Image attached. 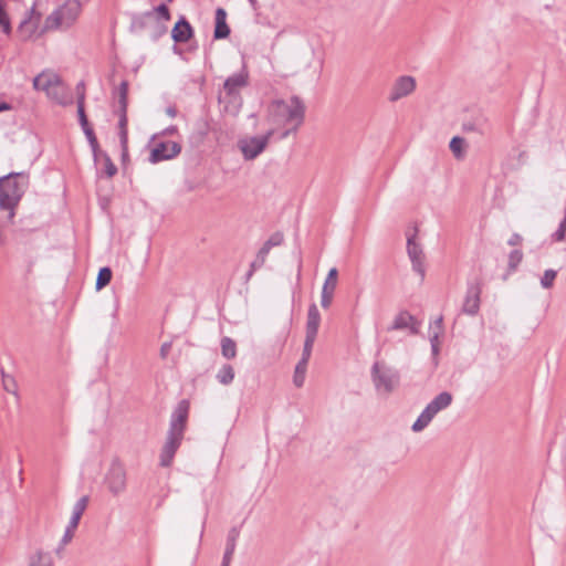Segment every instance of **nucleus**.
<instances>
[{
  "label": "nucleus",
  "instance_id": "f257e3e1",
  "mask_svg": "<svg viewBox=\"0 0 566 566\" xmlns=\"http://www.w3.org/2000/svg\"><path fill=\"white\" fill-rule=\"evenodd\" d=\"M189 410V400L181 399L171 412L166 441L159 454V465L161 468H169L174 462L187 429Z\"/></svg>",
  "mask_w": 566,
  "mask_h": 566
},
{
  "label": "nucleus",
  "instance_id": "f03ea898",
  "mask_svg": "<svg viewBox=\"0 0 566 566\" xmlns=\"http://www.w3.org/2000/svg\"><path fill=\"white\" fill-rule=\"evenodd\" d=\"M306 106L302 98L297 95L290 97V103L282 98L273 99L266 108V120L276 127H283L292 124L293 127L286 129L282 137H286L290 133H295L305 120Z\"/></svg>",
  "mask_w": 566,
  "mask_h": 566
},
{
  "label": "nucleus",
  "instance_id": "7ed1b4c3",
  "mask_svg": "<svg viewBox=\"0 0 566 566\" xmlns=\"http://www.w3.org/2000/svg\"><path fill=\"white\" fill-rule=\"evenodd\" d=\"M18 178L25 179L28 185L29 175L27 172H10L0 177V210L8 211V220L13 223L15 217V209L19 206L25 189L17 180Z\"/></svg>",
  "mask_w": 566,
  "mask_h": 566
},
{
  "label": "nucleus",
  "instance_id": "20e7f679",
  "mask_svg": "<svg viewBox=\"0 0 566 566\" xmlns=\"http://www.w3.org/2000/svg\"><path fill=\"white\" fill-rule=\"evenodd\" d=\"M33 87L36 91H43L46 95L59 105L67 106L73 104V93L69 86L64 84L57 74L44 75L40 74L33 80Z\"/></svg>",
  "mask_w": 566,
  "mask_h": 566
},
{
  "label": "nucleus",
  "instance_id": "39448f33",
  "mask_svg": "<svg viewBox=\"0 0 566 566\" xmlns=\"http://www.w3.org/2000/svg\"><path fill=\"white\" fill-rule=\"evenodd\" d=\"M371 381L376 390L391 394L400 382V373L385 361L376 360L370 369Z\"/></svg>",
  "mask_w": 566,
  "mask_h": 566
},
{
  "label": "nucleus",
  "instance_id": "423d86ee",
  "mask_svg": "<svg viewBox=\"0 0 566 566\" xmlns=\"http://www.w3.org/2000/svg\"><path fill=\"white\" fill-rule=\"evenodd\" d=\"M42 13L36 10V2L28 9L17 28V35L21 42H34L42 38Z\"/></svg>",
  "mask_w": 566,
  "mask_h": 566
},
{
  "label": "nucleus",
  "instance_id": "0eeeda50",
  "mask_svg": "<svg viewBox=\"0 0 566 566\" xmlns=\"http://www.w3.org/2000/svg\"><path fill=\"white\" fill-rule=\"evenodd\" d=\"M274 134V129L268 130L262 136L245 137L238 140V148L240 149L244 160H253L261 155L269 145L270 138Z\"/></svg>",
  "mask_w": 566,
  "mask_h": 566
},
{
  "label": "nucleus",
  "instance_id": "6e6552de",
  "mask_svg": "<svg viewBox=\"0 0 566 566\" xmlns=\"http://www.w3.org/2000/svg\"><path fill=\"white\" fill-rule=\"evenodd\" d=\"M108 491L118 495L126 489V469L118 458H115L104 478Z\"/></svg>",
  "mask_w": 566,
  "mask_h": 566
},
{
  "label": "nucleus",
  "instance_id": "1a4fd4ad",
  "mask_svg": "<svg viewBox=\"0 0 566 566\" xmlns=\"http://www.w3.org/2000/svg\"><path fill=\"white\" fill-rule=\"evenodd\" d=\"M491 129L492 125L488 116L480 108L469 111L468 116H465L462 122V130L464 133H475L484 136L489 134Z\"/></svg>",
  "mask_w": 566,
  "mask_h": 566
},
{
  "label": "nucleus",
  "instance_id": "9d476101",
  "mask_svg": "<svg viewBox=\"0 0 566 566\" xmlns=\"http://www.w3.org/2000/svg\"><path fill=\"white\" fill-rule=\"evenodd\" d=\"M418 228L415 227L413 233L407 234V253L412 264V270L423 280L426 275L424 253L421 244L416 241Z\"/></svg>",
  "mask_w": 566,
  "mask_h": 566
},
{
  "label": "nucleus",
  "instance_id": "9b49d317",
  "mask_svg": "<svg viewBox=\"0 0 566 566\" xmlns=\"http://www.w3.org/2000/svg\"><path fill=\"white\" fill-rule=\"evenodd\" d=\"M483 282L481 279H475L468 283L465 297L462 305V312L470 316H475L480 311L481 294Z\"/></svg>",
  "mask_w": 566,
  "mask_h": 566
},
{
  "label": "nucleus",
  "instance_id": "f8f14e48",
  "mask_svg": "<svg viewBox=\"0 0 566 566\" xmlns=\"http://www.w3.org/2000/svg\"><path fill=\"white\" fill-rule=\"evenodd\" d=\"M181 145L177 142L165 140L154 145L149 154V163L158 164L164 160H170L181 153Z\"/></svg>",
  "mask_w": 566,
  "mask_h": 566
},
{
  "label": "nucleus",
  "instance_id": "ddd939ff",
  "mask_svg": "<svg viewBox=\"0 0 566 566\" xmlns=\"http://www.w3.org/2000/svg\"><path fill=\"white\" fill-rule=\"evenodd\" d=\"M195 36V30L185 15H180L171 30V39L174 40V51L180 52L177 44L188 43Z\"/></svg>",
  "mask_w": 566,
  "mask_h": 566
},
{
  "label": "nucleus",
  "instance_id": "4468645a",
  "mask_svg": "<svg viewBox=\"0 0 566 566\" xmlns=\"http://www.w3.org/2000/svg\"><path fill=\"white\" fill-rule=\"evenodd\" d=\"M128 87L127 80H123L118 87L113 91L114 97H117L118 106L114 109V114L118 116V125H128L127 107H128Z\"/></svg>",
  "mask_w": 566,
  "mask_h": 566
},
{
  "label": "nucleus",
  "instance_id": "2eb2a0df",
  "mask_svg": "<svg viewBox=\"0 0 566 566\" xmlns=\"http://www.w3.org/2000/svg\"><path fill=\"white\" fill-rule=\"evenodd\" d=\"M420 322L408 311H400L392 321V324L387 327L388 332L409 329L411 335L419 334Z\"/></svg>",
  "mask_w": 566,
  "mask_h": 566
},
{
  "label": "nucleus",
  "instance_id": "dca6fc26",
  "mask_svg": "<svg viewBox=\"0 0 566 566\" xmlns=\"http://www.w3.org/2000/svg\"><path fill=\"white\" fill-rule=\"evenodd\" d=\"M65 29H69L77 20L82 6L78 0H66L63 4L56 8Z\"/></svg>",
  "mask_w": 566,
  "mask_h": 566
},
{
  "label": "nucleus",
  "instance_id": "f3484780",
  "mask_svg": "<svg viewBox=\"0 0 566 566\" xmlns=\"http://www.w3.org/2000/svg\"><path fill=\"white\" fill-rule=\"evenodd\" d=\"M249 85V71L243 64L241 71L226 78L223 90L228 96H235L239 94L238 90Z\"/></svg>",
  "mask_w": 566,
  "mask_h": 566
},
{
  "label": "nucleus",
  "instance_id": "a211bd4d",
  "mask_svg": "<svg viewBox=\"0 0 566 566\" xmlns=\"http://www.w3.org/2000/svg\"><path fill=\"white\" fill-rule=\"evenodd\" d=\"M416 88V81L412 76L403 75L397 78L391 92L389 94V101L396 102L410 93Z\"/></svg>",
  "mask_w": 566,
  "mask_h": 566
},
{
  "label": "nucleus",
  "instance_id": "6ab92c4d",
  "mask_svg": "<svg viewBox=\"0 0 566 566\" xmlns=\"http://www.w3.org/2000/svg\"><path fill=\"white\" fill-rule=\"evenodd\" d=\"M338 271L336 268L329 269L325 282L322 287L321 305L328 308L333 302L334 292L337 285Z\"/></svg>",
  "mask_w": 566,
  "mask_h": 566
},
{
  "label": "nucleus",
  "instance_id": "aec40b11",
  "mask_svg": "<svg viewBox=\"0 0 566 566\" xmlns=\"http://www.w3.org/2000/svg\"><path fill=\"white\" fill-rule=\"evenodd\" d=\"M227 11L219 7L214 12L213 40H224L231 34V29L227 22Z\"/></svg>",
  "mask_w": 566,
  "mask_h": 566
},
{
  "label": "nucleus",
  "instance_id": "412c9836",
  "mask_svg": "<svg viewBox=\"0 0 566 566\" xmlns=\"http://www.w3.org/2000/svg\"><path fill=\"white\" fill-rule=\"evenodd\" d=\"M321 323V314L315 303H312L308 306L307 311V321L305 327V336L306 337H317L318 328Z\"/></svg>",
  "mask_w": 566,
  "mask_h": 566
},
{
  "label": "nucleus",
  "instance_id": "4be33fe9",
  "mask_svg": "<svg viewBox=\"0 0 566 566\" xmlns=\"http://www.w3.org/2000/svg\"><path fill=\"white\" fill-rule=\"evenodd\" d=\"M154 20V11H146L143 13H133L130 19L129 30L133 33H140Z\"/></svg>",
  "mask_w": 566,
  "mask_h": 566
},
{
  "label": "nucleus",
  "instance_id": "5701e85b",
  "mask_svg": "<svg viewBox=\"0 0 566 566\" xmlns=\"http://www.w3.org/2000/svg\"><path fill=\"white\" fill-rule=\"evenodd\" d=\"M99 160H102V166L97 168V176L105 177L107 179H112L117 175L118 168L113 163L112 158L106 151L99 154Z\"/></svg>",
  "mask_w": 566,
  "mask_h": 566
},
{
  "label": "nucleus",
  "instance_id": "b1692460",
  "mask_svg": "<svg viewBox=\"0 0 566 566\" xmlns=\"http://www.w3.org/2000/svg\"><path fill=\"white\" fill-rule=\"evenodd\" d=\"M118 137H119V144H120V161L122 166L125 169L126 165L129 161V154H128V128L127 125H118Z\"/></svg>",
  "mask_w": 566,
  "mask_h": 566
},
{
  "label": "nucleus",
  "instance_id": "393cba45",
  "mask_svg": "<svg viewBox=\"0 0 566 566\" xmlns=\"http://www.w3.org/2000/svg\"><path fill=\"white\" fill-rule=\"evenodd\" d=\"M88 500L90 499L87 495H84L77 500V502L75 503V505L73 507V513H72V516H71L67 525H70L71 527L77 528L81 517L87 507Z\"/></svg>",
  "mask_w": 566,
  "mask_h": 566
},
{
  "label": "nucleus",
  "instance_id": "a878e982",
  "mask_svg": "<svg viewBox=\"0 0 566 566\" xmlns=\"http://www.w3.org/2000/svg\"><path fill=\"white\" fill-rule=\"evenodd\" d=\"M61 28H64V24L61 20V17L59 15L56 9L50 13L42 23L41 32L46 34L52 31H56Z\"/></svg>",
  "mask_w": 566,
  "mask_h": 566
},
{
  "label": "nucleus",
  "instance_id": "bb28decb",
  "mask_svg": "<svg viewBox=\"0 0 566 566\" xmlns=\"http://www.w3.org/2000/svg\"><path fill=\"white\" fill-rule=\"evenodd\" d=\"M522 261H523L522 250L514 249L509 253L506 273L503 275L504 281L507 280V277L517 270V268L522 263Z\"/></svg>",
  "mask_w": 566,
  "mask_h": 566
},
{
  "label": "nucleus",
  "instance_id": "cd10ccee",
  "mask_svg": "<svg viewBox=\"0 0 566 566\" xmlns=\"http://www.w3.org/2000/svg\"><path fill=\"white\" fill-rule=\"evenodd\" d=\"M211 129L210 119L207 115L199 117L193 127V136L198 142H202Z\"/></svg>",
  "mask_w": 566,
  "mask_h": 566
},
{
  "label": "nucleus",
  "instance_id": "c85d7f7f",
  "mask_svg": "<svg viewBox=\"0 0 566 566\" xmlns=\"http://www.w3.org/2000/svg\"><path fill=\"white\" fill-rule=\"evenodd\" d=\"M453 401V396L449 391H441L429 403L431 405L432 409L437 410L438 412L447 409Z\"/></svg>",
  "mask_w": 566,
  "mask_h": 566
},
{
  "label": "nucleus",
  "instance_id": "c756f323",
  "mask_svg": "<svg viewBox=\"0 0 566 566\" xmlns=\"http://www.w3.org/2000/svg\"><path fill=\"white\" fill-rule=\"evenodd\" d=\"M465 139L461 136H453L450 140L449 147L453 156L461 160L465 157Z\"/></svg>",
  "mask_w": 566,
  "mask_h": 566
},
{
  "label": "nucleus",
  "instance_id": "7c9ffc66",
  "mask_svg": "<svg viewBox=\"0 0 566 566\" xmlns=\"http://www.w3.org/2000/svg\"><path fill=\"white\" fill-rule=\"evenodd\" d=\"M113 277V271L109 266H103L98 270L96 282H95V289L96 291H101L104 287H106Z\"/></svg>",
  "mask_w": 566,
  "mask_h": 566
},
{
  "label": "nucleus",
  "instance_id": "2f4dec72",
  "mask_svg": "<svg viewBox=\"0 0 566 566\" xmlns=\"http://www.w3.org/2000/svg\"><path fill=\"white\" fill-rule=\"evenodd\" d=\"M240 531L237 526L230 528L227 536V544L223 556L232 557L235 551L237 541L239 538Z\"/></svg>",
  "mask_w": 566,
  "mask_h": 566
},
{
  "label": "nucleus",
  "instance_id": "473e14b6",
  "mask_svg": "<svg viewBox=\"0 0 566 566\" xmlns=\"http://www.w3.org/2000/svg\"><path fill=\"white\" fill-rule=\"evenodd\" d=\"M221 354L227 359H232V358L235 357V355H237V344H235V342L232 338H230L228 336L222 337V339H221Z\"/></svg>",
  "mask_w": 566,
  "mask_h": 566
},
{
  "label": "nucleus",
  "instance_id": "72a5a7b5",
  "mask_svg": "<svg viewBox=\"0 0 566 566\" xmlns=\"http://www.w3.org/2000/svg\"><path fill=\"white\" fill-rule=\"evenodd\" d=\"M217 380L222 385H230L234 379V369L230 364H224L216 376Z\"/></svg>",
  "mask_w": 566,
  "mask_h": 566
},
{
  "label": "nucleus",
  "instance_id": "f704fd0d",
  "mask_svg": "<svg viewBox=\"0 0 566 566\" xmlns=\"http://www.w3.org/2000/svg\"><path fill=\"white\" fill-rule=\"evenodd\" d=\"M0 373L3 389L9 394L18 395V384L15 378L12 375L7 374L3 368L0 369Z\"/></svg>",
  "mask_w": 566,
  "mask_h": 566
},
{
  "label": "nucleus",
  "instance_id": "c9c22d12",
  "mask_svg": "<svg viewBox=\"0 0 566 566\" xmlns=\"http://www.w3.org/2000/svg\"><path fill=\"white\" fill-rule=\"evenodd\" d=\"M307 370V364L303 361H298L295 366L294 375H293V384L296 388H301L305 381V375Z\"/></svg>",
  "mask_w": 566,
  "mask_h": 566
},
{
  "label": "nucleus",
  "instance_id": "e433bc0d",
  "mask_svg": "<svg viewBox=\"0 0 566 566\" xmlns=\"http://www.w3.org/2000/svg\"><path fill=\"white\" fill-rule=\"evenodd\" d=\"M52 564L53 562L51 555L49 553L39 551L31 558L29 566H52Z\"/></svg>",
  "mask_w": 566,
  "mask_h": 566
},
{
  "label": "nucleus",
  "instance_id": "4c0bfd02",
  "mask_svg": "<svg viewBox=\"0 0 566 566\" xmlns=\"http://www.w3.org/2000/svg\"><path fill=\"white\" fill-rule=\"evenodd\" d=\"M150 11H154V20L169 21L171 19L170 10L165 2L153 8Z\"/></svg>",
  "mask_w": 566,
  "mask_h": 566
},
{
  "label": "nucleus",
  "instance_id": "58836bf2",
  "mask_svg": "<svg viewBox=\"0 0 566 566\" xmlns=\"http://www.w3.org/2000/svg\"><path fill=\"white\" fill-rule=\"evenodd\" d=\"M284 241V234L281 231H275L270 235V238L263 243V248L268 251H271L272 248L279 247Z\"/></svg>",
  "mask_w": 566,
  "mask_h": 566
},
{
  "label": "nucleus",
  "instance_id": "ea45409f",
  "mask_svg": "<svg viewBox=\"0 0 566 566\" xmlns=\"http://www.w3.org/2000/svg\"><path fill=\"white\" fill-rule=\"evenodd\" d=\"M315 340L316 338L305 336L302 357L298 361H303L308 365Z\"/></svg>",
  "mask_w": 566,
  "mask_h": 566
},
{
  "label": "nucleus",
  "instance_id": "a19ab883",
  "mask_svg": "<svg viewBox=\"0 0 566 566\" xmlns=\"http://www.w3.org/2000/svg\"><path fill=\"white\" fill-rule=\"evenodd\" d=\"M270 251H268L265 248L261 247L255 255V259L251 262L252 271H256L258 269L262 268L265 263L266 256Z\"/></svg>",
  "mask_w": 566,
  "mask_h": 566
},
{
  "label": "nucleus",
  "instance_id": "79ce46f5",
  "mask_svg": "<svg viewBox=\"0 0 566 566\" xmlns=\"http://www.w3.org/2000/svg\"><path fill=\"white\" fill-rule=\"evenodd\" d=\"M77 117H78V123L83 130L92 127L91 123L88 122L86 112H85V105H83V96L81 97V101L77 106Z\"/></svg>",
  "mask_w": 566,
  "mask_h": 566
},
{
  "label": "nucleus",
  "instance_id": "37998d69",
  "mask_svg": "<svg viewBox=\"0 0 566 566\" xmlns=\"http://www.w3.org/2000/svg\"><path fill=\"white\" fill-rule=\"evenodd\" d=\"M557 276V271L553 269L545 270L543 276L541 277V285L544 289H551L554 284V281Z\"/></svg>",
  "mask_w": 566,
  "mask_h": 566
},
{
  "label": "nucleus",
  "instance_id": "c03bdc74",
  "mask_svg": "<svg viewBox=\"0 0 566 566\" xmlns=\"http://www.w3.org/2000/svg\"><path fill=\"white\" fill-rule=\"evenodd\" d=\"M154 27L150 34V39L156 42L158 41L163 35L167 33V27L164 23H160L158 20H153Z\"/></svg>",
  "mask_w": 566,
  "mask_h": 566
},
{
  "label": "nucleus",
  "instance_id": "a18cd8bd",
  "mask_svg": "<svg viewBox=\"0 0 566 566\" xmlns=\"http://www.w3.org/2000/svg\"><path fill=\"white\" fill-rule=\"evenodd\" d=\"M551 239L553 242H562L566 239V220L562 219L557 230L552 233Z\"/></svg>",
  "mask_w": 566,
  "mask_h": 566
},
{
  "label": "nucleus",
  "instance_id": "49530a36",
  "mask_svg": "<svg viewBox=\"0 0 566 566\" xmlns=\"http://www.w3.org/2000/svg\"><path fill=\"white\" fill-rule=\"evenodd\" d=\"M87 142H88L92 153H93L94 164L98 165L99 154H102L104 150L101 149L96 135L94 137H92L91 139H87Z\"/></svg>",
  "mask_w": 566,
  "mask_h": 566
},
{
  "label": "nucleus",
  "instance_id": "de8ad7c7",
  "mask_svg": "<svg viewBox=\"0 0 566 566\" xmlns=\"http://www.w3.org/2000/svg\"><path fill=\"white\" fill-rule=\"evenodd\" d=\"M75 527H71L70 525L66 526V530L63 534V537L61 539V543L59 545V547L56 548V553H60L64 545H66L67 543H70L74 536V532H75Z\"/></svg>",
  "mask_w": 566,
  "mask_h": 566
},
{
  "label": "nucleus",
  "instance_id": "09e8293b",
  "mask_svg": "<svg viewBox=\"0 0 566 566\" xmlns=\"http://www.w3.org/2000/svg\"><path fill=\"white\" fill-rule=\"evenodd\" d=\"M430 421L423 416V413H420L416 421L411 426V430L413 432H420L424 428L429 426Z\"/></svg>",
  "mask_w": 566,
  "mask_h": 566
},
{
  "label": "nucleus",
  "instance_id": "8fccbe9b",
  "mask_svg": "<svg viewBox=\"0 0 566 566\" xmlns=\"http://www.w3.org/2000/svg\"><path fill=\"white\" fill-rule=\"evenodd\" d=\"M0 27L6 35H11L12 25L8 12H6V14H2V17L0 18Z\"/></svg>",
  "mask_w": 566,
  "mask_h": 566
},
{
  "label": "nucleus",
  "instance_id": "3c124183",
  "mask_svg": "<svg viewBox=\"0 0 566 566\" xmlns=\"http://www.w3.org/2000/svg\"><path fill=\"white\" fill-rule=\"evenodd\" d=\"M429 329H430V333L442 334L443 333V317L439 316L437 319H434L430 324Z\"/></svg>",
  "mask_w": 566,
  "mask_h": 566
},
{
  "label": "nucleus",
  "instance_id": "603ef678",
  "mask_svg": "<svg viewBox=\"0 0 566 566\" xmlns=\"http://www.w3.org/2000/svg\"><path fill=\"white\" fill-rule=\"evenodd\" d=\"M172 348V342H165L160 346L159 356L161 359H166Z\"/></svg>",
  "mask_w": 566,
  "mask_h": 566
},
{
  "label": "nucleus",
  "instance_id": "864d4df0",
  "mask_svg": "<svg viewBox=\"0 0 566 566\" xmlns=\"http://www.w3.org/2000/svg\"><path fill=\"white\" fill-rule=\"evenodd\" d=\"M522 242H523V237H522L520 233H517V232H514V233L510 237V239L507 240V244H509L510 247H517V245H521V244H522Z\"/></svg>",
  "mask_w": 566,
  "mask_h": 566
},
{
  "label": "nucleus",
  "instance_id": "5fc2aeb1",
  "mask_svg": "<svg viewBox=\"0 0 566 566\" xmlns=\"http://www.w3.org/2000/svg\"><path fill=\"white\" fill-rule=\"evenodd\" d=\"M76 94H77V101L78 104L81 101V97L83 96V105H85V83L84 81H81L76 85Z\"/></svg>",
  "mask_w": 566,
  "mask_h": 566
},
{
  "label": "nucleus",
  "instance_id": "6e6d98bb",
  "mask_svg": "<svg viewBox=\"0 0 566 566\" xmlns=\"http://www.w3.org/2000/svg\"><path fill=\"white\" fill-rule=\"evenodd\" d=\"M423 416L431 422L432 419L436 417V415L438 413L437 410L432 409L431 405L428 403L426 406V408L422 410Z\"/></svg>",
  "mask_w": 566,
  "mask_h": 566
},
{
  "label": "nucleus",
  "instance_id": "4d7b16f0",
  "mask_svg": "<svg viewBox=\"0 0 566 566\" xmlns=\"http://www.w3.org/2000/svg\"><path fill=\"white\" fill-rule=\"evenodd\" d=\"M423 416L431 422L432 419L436 417V415L438 413L437 410L432 409L431 405L428 403L426 406V408L422 410Z\"/></svg>",
  "mask_w": 566,
  "mask_h": 566
},
{
  "label": "nucleus",
  "instance_id": "13d9d810",
  "mask_svg": "<svg viewBox=\"0 0 566 566\" xmlns=\"http://www.w3.org/2000/svg\"><path fill=\"white\" fill-rule=\"evenodd\" d=\"M423 416L431 422L432 419L436 417V415L438 413L437 410L432 409L431 405L428 403L426 406V408L422 410Z\"/></svg>",
  "mask_w": 566,
  "mask_h": 566
},
{
  "label": "nucleus",
  "instance_id": "bf43d9fd",
  "mask_svg": "<svg viewBox=\"0 0 566 566\" xmlns=\"http://www.w3.org/2000/svg\"><path fill=\"white\" fill-rule=\"evenodd\" d=\"M178 133V127L176 125H170L166 127L164 130H161L158 135L159 136H168V135H175Z\"/></svg>",
  "mask_w": 566,
  "mask_h": 566
},
{
  "label": "nucleus",
  "instance_id": "052dcab7",
  "mask_svg": "<svg viewBox=\"0 0 566 566\" xmlns=\"http://www.w3.org/2000/svg\"><path fill=\"white\" fill-rule=\"evenodd\" d=\"M12 108V104L6 101H0V113L11 111Z\"/></svg>",
  "mask_w": 566,
  "mask_h": 566
},
{
  "label": "nucleus",
  "instance_id": "680f3d73",
  "mask_svg": "<svg viewBox=\"0 0 566 566\" xmlns=\"http://www.w3.org/2000/svg\"><path fill=\"white\" fill-rule=\"evenodd\" d=\"M166 114L170 117H176L178 114V109L175 105H170L166 108Z\"/></svg>",
  "mask_w": 566,
  "mask_h": 566
},
{
  "label": "nucleus",
  "instance_id": "e2e57ef3",
  "mask_svg": "<svg viewBox=\"0 0 566 566\" xmlns=\"http://www.w3.org/2000/svg\"><path fill=\"white\" fill-rule=\"evenodd\" d=\"M431 353H432V356H433V359L437 360V357L440 353V344H432L431 345Z\"/></svg>",
  "mask_w": 566,
  "mask_h": 566
},
{
  "label": "nucleus",
  "instance_id": "0e129e2a",
  "mask_svg": "<svg viewBox=\"0 0 566 566\" xmlns=\"http://www.w3.org/2000/svg\"><path fill=\"white\" fill-rule=\"evenodd\" d=\"M441 334H438V333H430L429 334V340H430V345L432 344H439V337H440Z\"/></svg>",
  "mask_w": 566,
  "mask_h": 566
},
{
  "label": "nucleus",
  "instance_id": "69168bd1",
  "mask_svg": "<svg viewBox=\"0 0 566 566\" xmlns=\"http://www.w3.org/2000/svg\"><path fill=\"white\" fill-rule=\"evenodd\" d=\"M83 133L86 136V139H91L92 137L95 136V132H94L93 127L84 129Z\"/></svg>",
  "mask_w": 566,
  "mask_h": 566
},
{
  "label": "nucleus",
  "instance_id": "338daca9",
  "mask_svg": "<svg viewBox=\"0 0 566 566\" xmlns=\"http://www.w3.org/2000/svg\"><path fill=\"white\" fill-rule=\"evenodd\" d=\"M255 271H252V268L250 266L249 271L245 273L244 281L249 282L250 279L253 276Z\"/></svg>",
  "mask_w": 566,
  "mask_h": 566
},
{
  "label": "nucleus",
  "instance_id": "774afa93",
  "mask_svg": "<svg viewBox=\"0 0 566 566\" xmlns=\"http://www.w3.org/2000/svg\"><path fill=\"white\" fill-rule=\"evenodd\" d=\"M232 557L223 556L221 566H230Z\"/></svg>",
  "mask_w": 566,
  "mask_h": 566
}]
</instances>
